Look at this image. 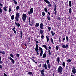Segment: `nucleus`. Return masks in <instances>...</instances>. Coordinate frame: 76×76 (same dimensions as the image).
Returning a JSON list of instances; mask_svg holds the SVG:
<instances>
[{
    "instance_id": "obj_47",
    "label": "nucleus",
    "mask_w": 76,
    "mask_h": 76,
    "mask_svg": "<svg viewBox=\"0 0 76 76\" xmlns=\"http://www.w3.org/2000/svg\"><path fill=\"white\" fill-rule=\"evenodd\" d=\"M10 57H12V58H13V54H10Z\"/></svg>"
},
{
    "instance_id": "obj_21",
    "label": "nucleus",
    "mask_w": 76,
    "mask_h": 76,
    "mask_svg": "<svg viewBox=\"0 0 76 76\" xmlns=\"http://www.w3.org/2000/svg\"><path fill=\"white\" fill-rule=\"evenodd\" d=\"M51 33L52 34V36H54V35H55V33H54V31H51Z\"/></svg>"
},
{
    "instance_id": "obj_57",
    "label": "nucleus",
    "mask_w": 76,
    "mask_h": 76,
    "mask_svg": "<svg viewBox=\"0 0 76 76\" xmlns=\"http://www.w3.org/2000/svg\"><path fill=\"white\" fill-rule=\"evenodd\" d=\"M14 2L15 4H17V3H18V2H17V1H15Z\"/></svg>"
},
{
    "instance_id": "obj_17",
    "label": "nucleus",
    "mask_w": 76,
    "mask_h": 76,
    "mask_svg": "<svg viewBox=\"0 0 76 76\" xmlns=\"http://www.w3.org/2000/svg\"><path fill=\"white\" fill-rule=\"evenodd\" d=\"M69 7H72V2L71 1H69Z\"/></svg>"
},
{
    "instance_id": "obj_37",
    "label": "nucleus",
    "mask_w": 76,
    "mask_h": 76,
    "mask_svg": "<svg viewBox=\"0 0 76 76\" xmlns=\"http://www.w3.org/2000/svg\"><path fill=\"white\" fill-rule=\"evenodd\" d=\"M2 12H3V10H2V9H1L0 7V13H1Z\"/></svg>"
},
{
    "instance_id": "obj_9",
    "label": "nucleus",
    "mask_w": 76,
    "mask_h": 76,
    "mask_svg": "<svg viewBox=\"0 0 76 76\" xmlns=\"http://www.w3.org/2000/svg\"><path fill=\"white\" fill-rule=\"evenodd\" d=\"M15 24L16 26H17L18 28H19V27L20 26V24H19V23H18L16 22H15Z\"/></svg>"
},
{
    "instance_id": "obj_44",
    "label": "nucleus",
    "mask_w": 76,
    "mask_h": 76,
    "mask_svg": "<svg viewBox=\"0 0 76 76\" xmlns=\"http://www.w3.org/2000/svg\"><path fill=\"white\" fill-rule=\"evenodd\" d=\"M8 12H11V7H10L9 8Z\"/></svg>"
},
{
    "instance_id": "obj_20",
    "label": "nucleus",
    "mask_w": 76,
    "mask_h": 76,
    "mask_svg": "<svg viewBox=\"0 0 76 76\" xmlns=\"http://www.w3.org/2000/svg\"><path fill=\"white\" fill-rule=\"evenodd\" d=\"M1 57L0 56V63L2 64L3 63V61L2 60L1 61Z\"/></svg>"
},
{
    "instance_id": "obj_45",
    "label": "nucleus",
    "mask_w": 76,
    "mask_h": 76,
    "mask_svg": "<svg viewBox=\"0 0 76 76\" xmlns=\"http://www.w3.org/2000/svg\"><path fill=\"white\" fill-rule=\"evenodd\" d=\"M1 53L3 54H4H4H5V52H4V51H2V52H1Z\"/></svg>"
},
{
    "instance_id": "obj_48",
    "label": "nucleus",
    "mask_w": 76,
    "mask_h": 76,
    "mask_svg": "<svg viewBox=\"0 0 76 76\" xmlns=\"http://www.w3.org/2000/svg\"><path fill=\"white\" fill-rule=\"evenodd\" d=\"M28 75H32V72H29L28 73Z\"/></svg>"
},
{
    "instance_id": "obj_27",
    "label": "nucleus",
    "mask_w": 76,
    "mask_h": 76,
    "mask_svg": "<svg viewBox=\"0 0 76 76\" xmlns=\"http://www.w3.org/2000/svg\"><path fill=\"white\" fill-rule=\"evenodd\" d=\"M35 26L36 27H38L39 26V23H37L35 25Z\"/></svg>"
},
{
    "instance_id": "obj_24",
    "label": "nucleus",
    "mask_w": 76,
    "mask_h": 76,
    "mask_svg": "<svg viewBox=\"0 0 76 76\" xmlns=\"http://www.w3.org/2000/svg\"><path fill=\"white\" fill-rule=\"evenodd\" d=\"M34 58H35V57H32L31 58V60L33 61V62H35V60H34Z\"/></svg>"
},
{
    "instance_id": "obj_33",
    "label": "nucleus",
    "mask_w": 76,
    "mask_h": 76,
    "mask_svg": "<svg viewBox=\"0 0 76 76\" xmlns=\"http://www.w3.org/2000/svg\"><path fill=\"white\" fill-rule=\"evenodd\" d=\"M47 18L49 20H51V18H50V17L49 16H47Z\"/></svg>"
},
{
    "instance_id": "obj_23",
    "label": "nucleus",
    "mask_w": 76,
    "mask_h": 76,
    "mask_svg": "<svg viewBox=\"0 0 76 76\" xmlns=\"http://www.w3.org/2000/svg\"><path fill=\"white\" fill-rule=\"evenodd\" d=\"M40 72H41V73H43L45 72V69H43L42 70H41Z\"/></svg>"
},
{
    "instance_id": "obj_60",
    "label": "nucleus",
    "mask_w": 76,
    "mask_h": 76,
    "mask_svg": "<svg viewBox=\"0 0 76 76\" xmlns=\"http://www.w3.org/2000/svg\"><path fill=\"white\" fill-rule=\"evenodd\" d=\"M4 76H7V75H6V73H4Z\"/></svg>"
},
{
    "instance_id": "obj_41",
    "label": "nucleus",
    "mask_w": 76,
    "mask_h": 76,
    "mask_svg": "<svg viewBox=\"0 0 76 76\" xmlns=\"http://www.w3.org/2000/svg\"><path fill=\"white\" fill-rule=\"evenodd\" d=\"M49 59H48L47 60V61H46V63H47V64H49Z\"/></svg>"
},
{
    "instance_id": "obj_43",
    "label": "nucleus",
    "mask_w": 76,
    "mask_h": 76,
    "mask_svg": "<svg viewBox=\"0 0 76 76\" xmlns=\"http://www.w3.org/2000/svg\"><path fill=\"white\" fill-rule=\"evenodd\" d=\"M48 29L49 32H50L51 30V27H48Z\"/></svg>"
},
{
    "instance_id": "obj_32",
    "label": "nucleus",
    "mask_w": 76,
    "mask_h": 76,
    "mask_svg": "<svg viewBox=\"0 0 76 76\" xmlns=\"http://www.w3.org/2000/svg\"><path fill=\"white\" fill-rule=\"evenodd\" d=\"M46 38H47V42H48L49 41V38H48V36H46Z\"/></svg>"
},
{
    "instance_id": "obj_16",
    "label": "nucleus",
    "mask_w": 76,
    "mask_h": 76,
    "mask_svg": "<svg viewBox=\"0 0 76 76\" xmlns=\"http://www.w3.org/2000/svg\"><path fill=\"white\" fill-rule=\"evenodd\" d=\"M15 27L14 26V28H13L12 29V30L14 32V33L15 34H16V30H15Z\"/></svg>"
},
{
    "instance_id": "obj_56",
    "label": "nucleus",
    "mask_w": 76,
    "mask_h": 76,
    "mask_svg": "<svg viewBox=\"0 0 76 76\" xmlns=\"http://www.w3.org/2000/svg\"><path fill=\"white\" fill-rule=\"evenodd\" d=\"M52 6L51 4H49L48 5V7H50Z\"/></svg>"
},
{
    "instance_id": "obj_7",
    "label": "nucleus",
    "mask_w": 76,
    "mask_h": 76,
    "mask_svg": "<svg viewBox=\"0 0 76 76\" xmlns=\"http://www.w3.org/2000/svg\"><path fill=\"white\" fill-rule=\"evenodd\" d=\"M43 25H44V24H43V23H40V28L41 29H44V27H43Z\"/></svg>"
},
{
    "instance_id": "obj_29",
    "label": "nucleus",
    "mask_w": 76,
    "mask_h": 76,
    "mask_svg": "<svg viewBox=\"0 0 76 76\" xmlns=\"http://www.w3.org/2000/svg\"><path fill=\"white\" fill-rule=\"evenodd\" d=\"M60 58H59V57H58L57 58V60L58 61V63H59V62H60Z\"/></svg>"
},
{
    "instance_id": "obj_22",
    "label": "nucleus",
    "mask_w": 76,
    "mask_h": 76,
    "mask_svg": "<svg viewBox=\"0 0 76 76\" xmlns=\"http://www.w3.org/2000/svg\"><path fill=\"white\" fill-rule=\"evenodd\" d=\"M72 8H70L69 9V12L70 14H71V13H72Z\"/></svg>"
},
{
    "instance_id": "obj_30",
    "label": "nucleus",
    "mask_w": 76,
    "mask_h": 76,
    "mask_svg": "<svg viewBox=\"0 0 76 76\" xmlns=\"http://www.w3.org/2000/svg\"><path fill=\"white\" fill-rule=\"evenodd\" d=\"M65 62H62V66H63V67H65Z\"/></svg>"
},
{
    "instance_id": "obj_36",
    "label": "nucleus",
    "mask_w": 76,
    "mask_h": 76,
    "mask_svg": "<svg viewBox=\"0 0 76 76\" xmlns=\"http://www.w3.org/2000/svg\"><path fill=\"white\" fill-rule=\"evenodd\" d=\"M48 54L49 55H51V50L50 49H48Z\"/></svg>"
},
{
    "instance_id": "obj_10",
    "label": "nucleus",
    "mask_w": 76,
    "mask_h": 76,
    "mask_svg": "<svg viewBox=\"0 0 76 76\" xmlns=\"http://www.w3.org/2000/svg\"><path fill=\"white\" fill-rule=\"evenodd\" d=\"M36 48H34V49L35 51H38V45L37 44L36 45Z\"/></svg>"
},
{
    "instance_id": "obj_18",
    "label": "nucleus",
    "mask_w": 76,
    "mask_h": 76,
    "mask_svg": "<svg viewBox=\"0 0 76 76\" xmlns=\"http://www.w3.org/2000/svg\"><path fill=\"white\" fill-rule=\"evenodd\" d=\"M47 57V55L45 53H44L43 55V56L42 57V58H45Z\"/></svg>"
},
{
    "instance_id": "obj_38",
    "label": "nucleus",
    "mask_w": 76,
    "mask_h": 76,
    "mask_svg": "<svg viewBox=\"0 0 76 76\" xmlns=\"http://www.w3.org/2000/svg\"><path fill=\"white\" fill-rule=\"evenodd\" d=\"M42 16H45V12H43L42 13Z\"/></svg>"
},
{
    "instance_id": "obj_14",
    "label": "nucleus",
    "mask_w": 76,
    "mask_h": 76,
    "mask_svg": "<svg viewBox=\"0 0 76 76\" xmlns=\"http://www.w3.org/2000/svg\"><path fill=\"white\" fill-rule=\"evenodd\" d=\"M20 38H22V36H23V32H22V31H20Z\"/></svg>"
},
{
    "instance_id": "obj_39",
    "label": "nucleus",
    "mask_w": 76,
    "mask_h": 76,
    "mask_svg": "<svg viewBox=\"0 0 76 76\" xmlns=\"http://www.w3.org/2000/svg\"><path fill=\"white\" fill-rule=\"evenodd\" d=\"M66 39L67 41V42H69V38L67 36H66Z\"/></svg>"
},
{
    "instance_id": "obj_11",
    "label": "nucleus",
    "mask_w": 76,
    "mask_h": 76,
    "mask_svg": "<svg viewBox=\"0 0 76 76\" xmlns=\"http://www.w3.org/2000/svg\"><path fill=\"white\" fill-rule=\"evenodd\" d=\"M9 59L11 60V61H12L13 64H15V60H14V59H12V58L11 57L9 58Z\"/></svg>"
},
{
    "instance_id": "obj_42",
    "label": "nucleus",
    "mask_w": 76,
    "mask_h": 76,
    "mask_svg": "<svg viewBox=\"0 0 76 76\" xmlns=\"http://www.w3.org/2000/svg\"><path fill=\"white\" fill-rule=\"evenodd\" d=\"M19 6H18L16 7V9L18 10H19Z\"/></svg>"
},
{
    "instance_id": "obj_15",
    "label": "nucleus",
    "mask_w": 76,
    "mask_h": 76,
    "mask_svg": "<svg viewBox=\"0 0 76 76\" xmlns=\"http://www.w3.org/2000/svg\"><path fill=\"white\" fill-rule=\"evenodd\" d=\"M42 47H44L46 50H48V48L47 47V45H42Z\"/></svg>"
},
{
    "instance_id": "obj_12",
    "label": "nucleus",
    "mask_w": 76,
    "mask_h": 76,
    "mask_svg": "<svg viewBox=\"0 0 76 76\" xmlns=\"http://www.w3.org/2000/svg\"><path fill=\"white\" fill-rule=\"evenodd\" d=\"M43 67L45 68V70L47 69V64L46 63L44 65H43Z\"/></svg>"
},
{
    "instance_id": "obj_8",
    "label": "nucleus",
    "mask_w": 76,
    "mask_h": 76,
    "mask_svg": "<svg viewBox=\"0 0 76 76\" xmlns=\"http://www.w3.org/2000/svg\"><path fill=\"white\" fill-rule=\"evenodd\" d=\"M62 47L63 48H68V45L66 44V45H63L62 46Z\"/></svg>"
},
{
    "instance_id": "obj_3",
    "label": "nucleus",
    "mask_w": 76,
    "mask_h": 76,
    "mask_svg": "<svg viewBox=\"0 0 76 76\" xmlns=\"http://www.w3.org/2000/svg\"><path fill=\"white\" fill-rule=\"evenodd\" d=\"M38 50H39V51H40V56H42V54H43V51H42V48L40 47H39Z\"/></svg>"
},
{
    "instance_id": "obj_4",
    "label": "nucleus",
    "mask_w": 76,
    "mask_h": 76,
    "mask_svg": "<svg viewBox=\"0 0 76 76\" xmlns=\"http://www.w3.org/2000/svg\"><path fill=\"white\" fill-rule=\"evenodd\" d=\"M19 13L18 12L16 14V16L15 17V19L16 20V21H19Z\"/></svg>"
},
{
    "instance_id": "obj_46",
    "label": "nucleus",
    "mask_w": 76,
    "mask_h": 76,
    "mask_svg": "<svg viewBox=\"0 0 76 76\" xmlns=\"http://www.w3.org/2000/svg\"><path fill=\"white\" fill-rule=\"evenodd\" d=\"M57 11H55V12L54 13L55 15V16H56V15H57Z\"/></svg>"
},
{
    "instance_id": "obj_63",
    "label": "nucleus",
    "mask_w": 76,
    "mask_h": 76,
    "mask_svg": "<svg viewBox=\"0 0 76 76\" xmlns=\"http://www.w3.org/2000/svg\"><path fill=\"white\" fill-rule=\"evenodd\" d=\"M0 69H2V66L1 65H0Z\"/></svg>"
},
{
    "instance_id": "obj_55",
    "label": "nucleus",
    "mask_w": 76,
    "mask_h": 76,
    "mask_svg": "<svg viewBox=\"0 0 76 76\" xmlns=\"http://www.w3.org/2000/svg\"><path fill=\"white\" fill-rule=\"evenodd\" d=\"M56 9H57V8H54L53 9L54 11L55 12V11L56 10Z\"/></svg>"
},
{
    "instance_id": "obj_6",
    "label": "nucleus",
    "mask_w": 76,
    "mask_h": 76,
    "mask_svg": "<svg viewBox=\"0 0 76 76\" xmlns=\"http://www.w3.org/2000/svg\"><path fill=\"white\" fill-rule=\"evenodd\" d=\"M33 13V8H31L30 10V11H28V15H31Z\"/></svg>"
},
{
    "instance_id": "obj_35",
    "label": "nucleus",
    "mask_w": 76,
    "mask_h": 76,
    "mask_svg": "<svg viewBox=\"0 0 76 76\" xmlns=\"http://www.w3.org/2000/svg\"><path fill=\"white\" fill-rule=\"evenodd\" d=\"M31 23L32 25H34V23H35V21L33 20H32L31 21Z\"/></svg>"
},
{
    "instance_id": "obj_52",
    "label": "nucleus",
    "mask_w": 76,
    "mask_h": 76,
    "mask_svg": "<svg viewBox=\"0 0 76 76\" xmlns=\"http://www.w3.org/2000/svg\"><path fill=\"white\" fill-rule=\"evenodd\" d=\"M16 56H17V57H19V55L18 54H16Z\"/></svg>"
},
{
    "instance_id": "obj_19",
    "label": "nucleus",
    "mask_w": 76,
    "mask_h": 76,
    "mask_svg": "<svg viewBox=\"0 0 76 76\" xmlns=\"http://www.w3.org/2000/svg\"><path fill=\"white\" fill-rule=\"evenodd\" d=\"M3 10L5 12H7V7H5L3 8Z\"/></svg>"
},
{
    "instance_id": "obj_26",
    "label": "nucleus",
    "mask_w": 76,
    "mask_h": 76,
    "mask_svg": "<svg viewBox=\"0 0 76 76\" xmlns=\"http://www.w3.org/2000/svg\"><path fill=\"white\" fill-rule=\"evenodd\" d=\"M69 69V64H67V66H66V70H67Z\"/></svg>"
},
{
    "instance_id": "obj_59",
    "label": "nucleus",
    "mask_w": 76,
    "mask_h": 76,
    "mask_svg": "<svg viewBox=\"0 0 76 76\" xmlns=\"http://www.w3.org/2000/svg\"><path fill=\"white\" fill-rule=\"evenodd\" d=\"M72 74H73V73H71V76H75V75H73Z\"/></svg>"
},
{
    "instance_id": "obj_25",
    "label": "nucleus",
    "mask_w": 76,
    "mask_h": 76,
    "mask_svg": "<svg viewBox=\"0 0 76 76\" xmlns=\"http://www.w3.org/2000/svg\"><path fill=\"white\" fill-rule=\"evenodd\" d=\"M48 67L49 68V69H50V68H51V65L50 64H48Z\"/></svg>"
},
{
    "instance_id": "obj_13",
    "label": "nucleus",
    "mask_w": 76,
    "mask_h": 76,
    "mask_svg": "<svg viewBox=\"0 0 76 76\" xmlns=\"http://www.w3.org/2000/svg\"><path fill=\"white\" fill-rule=\"evenodd\" d=\"M47 4H50V2L48 0H43Z\"/></svg>"
},
{
    "instance_id": "obj_1",
    "label": "nucleus",
    "mask_w": 76,
    "mask_h": 76,
    "mask_svg": "<svg viewBox=\"0 0 76 76\" xmlns=\"http://www.w3.org/2000/svg\"><path fill=\"white\" fill-rule=\"evenodd\" d=\"M26 18H27L26 15L25 13H23L22 15V19L24 22H25V20H26Z\"/></svg>"
},
{
    "instance_id": "obj_5",
    "label": "nucleus",
    "mask_w": 76,
    "mask_h": 76,
    "mask_svg": "<svg viewBox=\"0 0 76 76\" xmlns=\"http://www.w3.org/2000/svg\"><path fill=\"white\" fill-rule=\"evenodd\" d=\"M72 72L73 74H75V73H76V69L75 68V66H72Z\"/></svg>"
},
{
    "instance_id": "obj_40",
    "label": "nucleus",
    "mask_w": 76,
    "mask_h": 76,
    "mask_svg": "<svg viewBox=\"0 0 76 76\" xmlns=\"http://www.w3.org/2000/svg\"><path fill=\"white\" fill-rule=\"evenodd\" d=\"M40 32L41 34H43V30H40Z\"/></svg>"
},
{
    "instance_id": "obj_51",
    "label": "nucleus",
    "mask_w": 76,
    "mask_h": 76,
    "mask_svg": "<svg viewBox=\"0 0 76 76\" xmlns=\"http://www.w3.org/2000/svg\"><path fill=\"white\" fill-rule=\"evenodd\" d=\"M31 18H30V17H29L28 18V20H29V22H31Z\"/></svg>"
},
{
    "instance_id": "obj_64",
    "label": "nucleus",
    "mask_w": 76,
    "mask_h": 76,
    "mask_svg": "<svg viewBox=\"0 0 76 76\" xmlns=\"http://www.w3.org/2000/svg\"><path fill=\"white\" fill-rule=\"evenodd\" d=\"M24 45L26 47V48H27V45H26V44L25 43Z\"/></svg>"
},
{
    "instance_id": "obj_49",
    "label": "nucleus",
    "mask_w": 76,
    "mask_h": 76,
    "mask_svg": "<svg viewBox=\"0 0 76 76\" xmlns=\"http://www.w3.org/2000/svg\"><path fill=\"white\" fill-rule=\"evenodd\" d=\"M56 49L57 50H58V46H56Z\"/></svg>"
},
{
    "instance_id": "obj_62",
    "label": "nucleus",
    "mask_w": 76,
    "mask_h": 76,
    "mask_svg": "<svg viewBox=\"0 0 76 76\" xmlns=\"http://www.w3.org/2000/svg\"><path fill=\"white\" fill-rule=\"evenodd\" d=\"M58 19L59 20H60V17H58Z\"/></svg>"
},
{
    "instance_id": "obj_34",
    "label": "nucleus",
    "mask_w": 76,
    "mask_h": 76,
    "mask_svg": "<svg viewBox=\"0 0 76 76\" xmlns=\"http://www.w3.org/2000/svg\"><path fill=\"white\" fill-rule=\"evenodd\" d=\"M67 63H69L70 62H71V59H68L67 61Z\"/></svg>"
},
{
    "instance_id": "obj_53",
    "label": "nucleus",
    "mask_w": 76,
    "mask_h": 76,
    "mask_svg": "<svg viewBox=\"0 0 76 76\" xmlns=\"http://www.w3.org/2000/svg\"><path fill=\"white\" fill-rule=\"evenodd\" d=\"M44 35H42L41 37V38H42V39H43V38H44Z\"/></svg>"
},
{
    "instance_id": "obj_31",
    "label": "nucleus",
    "mask_w": 76,
    "mask_h": 76,
    "mask_svg": "<svg viewBox=\"0 0 76 76\" xmlns=\"http://www.w3.org/2000/svg\"><path fill=\"white\" fill-rule=\"evenodd\" d=\"M15 18V17H14V15H12V16H11V19H12V20H13V19H14Z\"/></svg>"
},
{
    "instance_id": "obj_2",
    "label": "nucleus",
    "mask_w": 76,
    "mask_h": 76,
    "mask_svg": "<svg viewBox=\"0 0 76 76\" xmlns=\"http://www.w3.org/2000/svg\"><path fill=\"white\" fill-rule=\"evenodd\" d=\"M57 71L59 73H61L63 72V67L61 66H59L58 69Z\"/></svg>"
},
{
    "instance_id": "obj_54",
    "label": "nucleus",
    "mask_w": 76,
    "mask_h": 76,
    "mask_svg": "<svg viewBox=\"0 0 76 76\" xmlns=\"http://www.w3.org/2000/svg\"><path fill=\"white\" fill-rule=\"evenodd\" d=\"M41 74L42 75V76H45V74L44 73H42Z\"/></svg>"
},
{
    "instance_id": "obj_50",
    "label": "nucleus",
    "mask_w": 76,
    "mask_h": 76,
    "mask_svg": "<svg viewBox=\"0 0 76 76\" xmlns=\"http://www.w3.org/2000/svg\"><path fill=\"white\" fill-rule=\"evenodd\" d=\"M51 41L52 42H53V38L52 37L51 38Z\"/></svg>"
},
{
    "instance_id": "obj_28",
    "label": "nucleus",
    "mask_w": 76,
    "mask_h": 76,
    "mask_svg": "<svg viewBox=\"0 0 76 76\" xmlns=\"http://www.w3.org/2000/svg\"><path fill=\"white\" fill-rule=\"evenodd\" d=\"M44 10H45V12H46V13H47V12H48V10H47V9L46 8V7L45 8Z\"/></svg>"
},
{
    "instance_id": "obj_61",
    "label": "nucleus",
    "mask_w": 76,
    "mask_h": 76,
    "mask_svg": "<svg viewBox=\"0 0 76 76\" xmlns=\"http://www.w3.org/2000/svg\"><path fill=\"white\" fill-rule=\"evenodd\" d=\"M36 44H38L39 43L38 41H36Z\"/></svg>"
},
{
    "instance_id": "obj_58",
    "label": "nucleus",
    "mask_w": 76,
    "mask_h": 76,
    "mask_svg": "<svg viewBox=\"0 0 76 76\" xmlns=\"http://www.w3.org/2000/svg\"><path fill=\"white\" fill-rule=\"evenodd\" d=\"M28 42H30V38H28Z\"/></svg>"
}]
</instances>
